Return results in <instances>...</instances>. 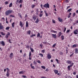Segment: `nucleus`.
Returning <instances> with one entry per match:
<instances>
[{
    "label": "nucleus",
    "instance_id": "e433bc0d",
    "mask_svg": "<svg viewBox=\"0 0 78 78\" xmlns=\"http://www.w3.org/2000/svg\"><path fill=\"white\" fill-rule=\"evenodd\" d=\"M33 36H36V34H33L31 35H30L31 37H33Z\"/></svg>",
    "mask_w": 78,
    "mask_h": 78
},
{
    "label": "nucleus",
    "instance_id": "39448f33",
    "mask_svg": "<svg viewBox=\"0 0 78 78\" xmlns=\"http://www.w3.org/2000/svg\"><path fill=\"white\" fill-rule=\"evenodd\" d=\"M9 35H10V33L9 32H8L7 33V34L5 36V38H6V39H8Z\"/></svg>",
    "mask_w": 78,
    "mask_h": 78
},
{
    "label": "nucleus",
    "instance_id": "3c124183",
    "mask_svg": "<svg viewBox=\"0 0 78 78\" xmlns=\"http://www.w3.org/2000/svg\"><path fill=\"white\" fill-rule=\"evenodd\" d=\"M76 16V14H75V13H73V17H74V16Z\"/></svg>",
    "mask_w": 78,
    "mask_h": 78
},
{
    "label": "nucleus",
    "instance_id": "6e6d98bb",
    "mask_svg": "<svg viewBox=\"0 0 78 78\" xmlns=\"http://www.w3.org/2000/svg\"><path fill=\"white\" fill-rule=\"evenodd\" d=\"M10 17H14V16L12 15H10Z\"/></svg>",
    "mask_w": 78,
    "mask_h": 78
},
{
    "label": "nucleus",
    "instance_id": "72a5a7b5",
    "mask_svg": "<svg viewBox=\"0 0 78 78\" xmlns=\"http://www.w3.org/2000/svg\"><path fill=\"white\" fill-rule=\"evenodd\" d=\"M9 4V2L8 1H6L5 2V5H7V4Z\"/></svg>",
    "mask_w": 78,
    "mask_h": 78
},
{
    "label": "nucleus",
    "instance_id": "f257e3e1",
    "mask_svg": "<svg viewBox=\"0 0 78 78\" xmlns=\"http://www.w3.org/2000/svg\"><path fill=\"white\" fill-rule=\"evenodd\" d=\"M66 63L68 64H71V65H69L67 66V69L68 70H70V67H72L73 66L74 63L72 62V61L68 60L66 61Z\"/></svg>",
    "mask_w": 78,
    "mask_h": 78
},
{
    "label": "nucleus",
    "instance_id": "aec40b11",
    "mask_svg": "<svg viewBox=\"0 0 78 78\" xmlns=\"http://www.w3.org/2000/svg\"><path fill=\"white\" fill-rule=\"evenodd\" d=\"M27 33H28L29 35H30V34H31V30H29L28 32H27Z\"/></svg>",
    "mask_w": 78,
    "mask_h": 78
},
{
    "label": "nucleus",
    "instance_id": "49530a36",
    "mask_svg": "<svg viewBox=\"0 0 78 78\" xmlns=\"http://www.w3.org/2000/svg\"><path fill=\"white\" fill-rule=\"evenodd\" d=\"M52 31V32H53V33H57V32L55 31V30H51Z\"/></svg>",
    "mask_w": 78,
    "mask_h": 78
},
{
    "label": "nucleus",
    "instance_id": "5701e85b",
    "mask_svg": "<svg viewBox=\"0 0 78 78\" xmlns=\"http://www.w3.org/2000/svg\"><path fill=\"white\" fill-rule=\"evenodd\" d=\"M30 49L31 52H33L34 51V50L31 47H30Z\"/></svg>",
    "mask_w": 78,
    "mask_h": 78
},
{
    "label": "nucleus",
    "instance_id": "603ef678",
    "mask_svg": "<svg viewBox=\"0 0 78 78\" xmlns=\"http://www.w3.org/2000/svg\"><path fill=\"white\" fill-rule=\"evenodd\" d=\"M41 52H42V53H45V50H42L41 51Z\"/></svg>",
    "mask_w": 78,
    "mask_h": 78
},
{
    "label": "nucleus",
    "instance_id": "4c0bfd02",
    "mask_svg": "<svg viewBox=\"0 0 78 78\" xmlns=\"http://www.w3.org/2000/svg\"><path fill=\"white\" fill-rule=\"evenodd\" d=\"M42 44H40V48H42Z\"/></svg>",
    "mask_w": 78,
    "mask_h": 78
},
{
    "label": "nucleus",
    "instance_id": "58836bf2",
    "mask_svg": "<svg viewBox=\"0 0 78 78\" xmlns=\"http://www.w3.org/2000/svg\"><path fill=\"white\" fill-rule=\"evenodd\" d=\"M9 28H10V27H7L6 28V30H9Z\"/></svg>",
    "mask_w": 78,
    "mask_h": 78
},
{
    "label": "nucleus",
    "instance_id": "b1692460",
    "mask_svg": "<svg viewBox=\"0 0 78 78\" xmlns=\"http://www.w3.org/2000/svg\"><path fill=\"white\" fill-rule=\"evenodd\" d=\"M7 76H9V71H7V73H6Z\"/></svg>",
    "mask_w": 78,
    "mask_h": 78
},
{
    "label": "nucleus",
    "instance_id": "393cba45",
    "mask_svg": "<svg viewBox=\"0 0 78 78\" xmlns=\"http://www.w3.org/2000/svg\"><path fill=\"white\" fill-rule=\"evenodd\" d=\"M12 6V3H11L9 5V8H10V7H11Z\"/></svg>",
    "mask_w": 78,
    "mask_h": 78
},
{
    "label": "nucleus",
    "instance_id": "dca6fc26",
    "mask_svg": "<svg viewBox=\"0 0 78 78\" xmlns=\"http://www.w3.org/2000/svg\"><path fill=\"white\" fill-rule=\"evenodd\" d=\"M32 18L34 20H36V16H34Z\"/></svg>",
    "mask_w": 78,
    "mask_h": 78
},
{
    "label": "nucleus",
    "instance_id": "20e7f679",
    "mask_svg": "<svg viewBox=\"0 0 78 78\" xmlns=\"http://www.w3.org/2000/svg\"><path fill=\"white\" fill-rule=\"evenodd\" d=\"M47 57V58L49 59L51 58V55L50 54H48Z\"/></svg>",
    "mask_w": 78,
    "mask_h": 78
},
{
    "label": "nucleus",
    "instance_id": "2f4dec72",
    "mask_svg": "<svg viewBox=\"0 0 78 78\" xmlns=\"http://www.w3.org/2000/svg\"><path fill=\"white\" fill-rule=\"evenodd\" d=\"M64 36H61L62 40H64Z\"/></svg>",
    "mask_w": 78,
    "mask_h": 78
},
{
    "label": "nucleus",
    "instance_id": "79ce46f5",
    "mask_svg": "<svg viewBox=\"0 0 78 78\" xmlns=\"http://www.w3.org/2000/svg\"><path fill=\"white\" fill-rule=\"evenodd\" d=\"M31 56V52H30L29 54V56Z\"/></svg>",
    "mask_w": 78,
    "mask_h": 78
},
{
    "label": "nucleus",
    "instance_id": "ea45409f",
    "mask_svg": "<svg viewBox=\"0 0 78 78\" xmlns=\"http://www.w3.org/2000/svg\"><path fill=\"white\" fill-rule=\"evenodd\" d=\"M29 47H30V46L28 45H27L26 46V48H29Z\"/></svg>",
    "mask_w": 78,
    "mask_h": 78
},
{
    "label": "nucleus",
    "instance_id": "6e6552de",
    "mask_svg": "<svg viewBox=\"0 0 78 78\" xmlns=\"http://www.w3.org/2000/svg\"><path fill=\"white\" fill-rule=\"evenodd\" d=\"M20 26H21V28H22L23 27V23H22V22L20 21Z\"/></svg>",
    "mask_w": 78,
    "mask_h": 78
},
{
    "label": "nucleus",
    "instance_id": "a878e982",
    "mask_svg": "<svg viewBox=\"0 0 78 78\" xmlns=\"http://www.w3.org/2000/svg\"><path fill=\"white\" fill-rule=\"evenodd\" d=\"M62 33L61 32H59L58 37H60V36H61Z\"/></svg>",
    "mask_w": 78,
    "mask_h": 78
},
{
    "label": "nucleus",
    "instance_id": "c03bdc74",
    "mask_svg": "<svg viewBox=\"0 0 78 78\" xmlns=\"http://www.w3.org/2000/svg\"><path fill=\"white\" fill-rule=\"evenodd\" d=\"M42 16H43V14L40 13V17H42Z\"/></svg>",
    "mask_w": 78,
    "mask_h": 78
},
{
    "label": "nucleus",
    "instance_id": "09e8293b",
    "mask_svg": "<svg viewBox=\"0 0 78 78\" xmlns=\"http://www.w3.org/2000/svg\"><path fill=\"white\" fill-rule=\"evenodd\" d=\"M73 47H76V44H74L73 46Z\"/></svg>",
    "mask_w": 78,
    "mask_h": 78
},
{
    "label": "nucleus",
    "instance_id": "5fc2aeb1",
    "mask_svg": "<svg viewBox=\"0 0 78 78\" xmlns=\"http://www.w3.org/2000/svg\"><path fill=\"white\" fill-rule=\"evenodd\" d=\"M6 69L7 70V72H9V69L8 68H6Z\"/></svg>",
    "mask_w": 78,
    "mask_h": 78
},
{
    "label": "nucleus",
    "instance_id": "f03ea898",
    "mask_svg": "<svg viewBox=\"0 0 78 78\" xmlns=\"http://www.w3.org/2000/svg\"><path fill=\"white\" fill-rule=\"evenodd\" d=\"M12 10H7L5 12V15L6 16H9L10 14L12 13Z\"/></svg>",
    "mask_w": 78,
    "mask_h": 78
},
{
    "label": "nucleus",
    "instance_id": "9d476101",
    "mask_svg": "<svg viewBox=\"0 0 78 78\" xmlns=\"http://www.w3.org/2000/svg\"><path fill=\"white\" fill-rule=\"evenodd\" d=\"M0 29H3V26L2 25L1 23H0Z\"/></svg>",
    "mask_w": 78,
    "mask_h": 78
},
{
    "label": "nucleus",
    "instance_id": "4be33fe9",
    "mask_svg": "<svg viewBox=\"0 0 78 78\" xmlns=\"http://www.w3.org/2000/svg\"><path fill=\"white\" fill-rule=\"evenodd\" d=\"M0 34L2 35V36H5V33H4L3 32H1Z\"/></svg>",
    "mask_w": 78,
    "mask_h": 78
},
{
    "label": "nucleus",
    "instance_id": "13d9d810",
    "mask_svg": "<svg viewBox=\"0 0 78 78\" xmlns=\"http://www.w3.org/2000/svg\"><path fill=\"white\" fill-rule=\"evenodd\" d=\"M34 64H37V63H36V62L35 61H34Z\"/></svg>",
    "mask_w": 78,
    "mask_h": 78
},
{
    "label": "nucleus",
    "instance_id": "e2e57ef3",
    "mask_svg": "<svg viewBox=\"0 0 78 78\" xmlns=\"http://www.w3.org/2000/svg\"><path fill=\"white\" fill-rule=\"evenodd\" d=\"M56 61H57V63H58V62H59L58 61V60L57 59H56Z\"/></svg>",
    "mask_w": 78,
    "mask_h": 78
},
{
    "label": "nucleus",
    "instance_id": "6ab92c4d",
    "mask_svg": "<svg viewBox=\"0 0 78 78\" xmlns=\"http://www.w3.org/2000/svg\"><path fill=\"white\" fill-rule=\"evenodd\" d=\"M14 24H15V22L13 23L12 24V28H14Z\"/></svg>",
    "mask_w": 78,
    "mask_h": 78
},
{
    "label": "nucleus",
    "instance_id": "864d4df0",
    "mask_svg": "<svg viewBox=\"0 0 78 78\" xmlns=\"http://www.w3.org/2000/svg\"><path fill=\"white\" fill-rule=\"evenodd\" d=\"M65 2L66 3H69V1L68 0H66L65 1Z\"/></svg>",
    "mask_w": 78,
    "mask_h": 78
},
{
    "label": "nucleus",
    "instance_id": "052dcab7",
    "mask_svg": "<svg viewBox=\"0 0 78 78\" xmlns=\"http://www.w3.org/2000/svg\"><path fill=\"white\" fill-rule=\"evenodd\" d=\"M45 14H46V16H47V17L48 16V13H45Z\"/></svg>",
    "mask_w": 78,
    "mask_h": 78
},
{
    "label": "nucleus",
    "instance_id": "0eeeda50",
    "mask_svg": "<svg viewBox=\"0 0 78 78\" xmlns=\"http://www.w3.org/2000/svg\"><path fill=\"white\" fill-rule=\"evenodd\" d=\"M51 35H52V37L55 39H56V34H51Z\"/></svg>",
    "mask_w": 78,
    "mask_h": 78
},
{
    "label": "nucleus",
    "instance_id": "f3484780",
    "mask_svg": "<svg viewBox=\"0 0 78 78\" xmlns=\"http://www.w3.org/2000/svg\"><path fill=\"white\" fill-rule=\"evenodd\" d=\"M39 21V19H38V18H37L36 21L35 22V23H37Z\"/></svg>",
    "mask_w": 78,
    "mask_h": 78
},
{
    "label": "nucleus",
    "instance_id": "338daca9",
    "mask_svg": "<svg viewBox=\"0 0 78 78\" xmlns=\"http://www.w3.org/2000/svg\"><path fill=\"white\" fill-rule=\"evenodd\" d=\"M73 53L72 54H71L70 55V57H71V56H73Z\"/></svg>",
    "mask_w": 78,
    "mask_h": 78
},
{
    "label": "nucleus",
    "instance_id": "7c9ffc66",
    "mask_svg": "<svg viewBox=\"0 0 78 78\" xmlns=\"http://www.w3.org/2000/svg\"><path fill=\"white\" fill-rule=\"evenodd\" d=\"M42 43L43 44H47V41L43 42Z\"/></svg>",
    "mask_w": 78,
    "mask_h": 78
},
{
    "label": "nucleus",
    "instance_id": "a211bd4d",
    "mask_svg": "<svg viewBox=\"0 0 78 78\" xmlns=\"http://www.w3.org/2000/svg\"><path fill=\"white\" fill-rule=\"evenodd\" d=\"M75 53L77 54L78 53V50L77 48H76L75 49Z\"/></svg>",
    "mask_w": 78,
    "mask_h": 78
},
{
    "label": "nucleus",
    "instance_id": "9b49d317",
    "mask_svg": "<svg viewBox=\"0 0 78 78\" xmlns=\"http://www.w3.org/2000/svg\"><path fill=\"white\" fill-rule=\"evenodd\" d=\"M54 72L55 73V74H57V73H58V70H54Z\"/></svg>",
    "mask_w": 78,
    "mask_h": 78
},
{
    "label": "nucleus",
    "instance_id": "ddd939ff",
    "mask_svg": "<svg viewBox=\"0 0 78 78\" xmlns=\"http://www.w3.org/2000/svg\"><path fill=\"white\" fill-rule=\"evenodd\" d=\"M30 66L32 69H34V66H33V63H31L30 64Z\"/></svg>",
    "mask_w": 78,
    "mask_h": 78
},
{
    "label": "nucleus",
    "instance_id": "c9c22d12",
    "mask_svg": "<svg viewBox=\"0 0 78 78\" xmlns=\"http://www.w3.org/2000/svg\"><path fill=\"white\" fill-rule=\"evenodd\" d=\"M55 46H56V44L55 43L54 44H53L52 46V47L53 48L55 47Z\"/></svg>",
    "mask_w": 78,
    "mask_h": 78
},
{
    "label": "nucleus",
    "instance_id": "cd10ccee",
    "mask_svg": "<svg viewBox=\"0 0 78 78\" xmlns=\"http://www.w3.org/2000/svg\"><path fill=\"white\" fill-rule=\"evenodd\" d=\"M32 8H33L35 7V5H31Z\"/></svg>",
    "mask_w": 78,
    "mask_h": 78
},
{
    "label": "nucleus",
    "instance_id": "bb28decb",
    "mask_svg": "<svg viewBox=\"0 0 78 78\" xmlns=\"http://www.w3.org/2000/svg\"><path fill=\"white\" fill-rule=\"evenodd\" d=\"M23 2V0H20L19 2V3H22Z\"/></svg>",
    "mask_w": 78,
    "mask_h": 78
},
{
    "label": "nucleus",
    "instance_id": "a18cd8bd",
    "mask_svg": "<svg viewBox=\"0 0 78 78\" xmlns=\"http://www.w3.org/2000/svg\"><path fill=\"white\" fill-rule=\"evenodd\" d=\"M39 55H40V56H41V57H43V54H40Z\"/></svg>",
    "mask_w": 78,
    "mask_h": 78
},
{
    "label": "nucleus",
    "instance_id": "c756f323",
    "mask_svg": "<svg viewBox=\"0 0 78 78\" xmlns=\"http://www.w3.org/2000/svg\"><path fill=\"white\" fill-rule=\"evenodd\" d=\"M23 73H24V72H23V71H22L20 72L19 73L20 74H23Z\"/></svg>",
    "mask_w": 78,
    "mask_h": 78
},
{
    "label": "nucleus",
    "instance_id": "c85d7f7f",
    "mask_svg": "<svg viewBox=\"0 0 78 78\" xmlns=\"http://www.w3.org/2000/svg\"><path fill=\"white\" fill-rule=\"evenodd\" d=\"M70 29H69L68 30H67V31L66 32V33L67 34H68V33H69V32H70Z\"/></svg>",
    "mask_w": 78,
    "mask_h": 78
},
{
    "label": "nucleus",
    "instance_id": "f704fd0d",
    "mask_svg": "<svg viewBox=\"0 0 78 78\" xmlns=\"http://www.w3.org/2000/svg\"><path fill=\"white\" fill-rule=\"evenodd\" d=\"M41 67L43 69H45V66H41Z\"/></svg>",
    "mask_w": 78,
    "mask_h": 78
},
{
    "label": "nucleus",
    "instance_id": "f8f14e48",
    "mask_svg": "<svg viewBox=\"0 0 78 78\" xmlns=\"http://www.w3.org/2000/svg\"><path fill=\"white\" fill-rule=\"evenodd\" d=\"M58 21L60 22H61L62 21V19L60 18V17L58 18Z\"/></svg>",
    "mask_w": 78,
    "mask_h": 78
},
{
    "label": "nucleus",
    "instance_id": "1a4fd4ad",
    "mask_svg": "<svg viewBox=\"0 0 78 78\" xmlns=\"http://www.w3.org/2000/svg\"><path fill=\"white\" fill-rule=\"evenodd\" d=\"M1 45H2V46H5V44L3 41H1Z\"/></svg>",
    "mask_w": 78,
    "mask_h": 78
},
{
    "label": "nucleus",
    "instance_id": "0e129e2a",
    "mask_svg": "<svg viewBox=\"0 0 78 78\" xmlns=\"http://www.w3.org/2000/svg\"><path fill=\"white\" fill-rule=\"evenodd\" d=\"M45 71H46V72H48V69H46L45 70Z\"/></svg>",
    "mask_w": 78,
    "mask_h": 78
},
{
    "label": "nucleus",
    "instance_id": "774afa93",
    "mask_svg": "<svg viewBox=\"0 0 78 78\" xmlns=\"http://www.w3.org/2000/svg\"><path fill=\"white\" fill-rule=\"evenodd\" d=\"M22 77H23V78H26V76H23Z\"/></svg>",
    "mask_w": 78,
    "mask_h": 78
},
{
    "label": "nucleus",
    "instance_id": "423d86ee",
    "mask_svg": "<svg viewBox=\"0 0 78 78\" xmlns=\"http://www.w3.org/2000/svg\"><path fill=\"white\" fill-rule=\"evenodd\" d=\"M78 34V30L77 29H76L74 31V34Z\"/></svg>",
    "mask_w": 78,
    "mask_h": 78
},
{
    "label": "nucleus",
    "instance_id": "4468645a",
    "mask_svg": "<svg viewBox=\"0 0 78 78\" xmlns=\"http://www.w3.org/2000/svg\"><path fill=\"white\" fill-rule=\"evenodd\" d=\"M13 56V53H11L10 54L9 57L10 58H12V57Z\"/></svg>",
    "mask_w": 78,
    "mask_h": 78
},
{
    "label": "nucleus",
    "instance_id": "680f3d73",
    "mask_svg": "<svg viewBox=\"0 0 78 78\" xmlns=\"http://www.w3.org/2000/svg\"><path fill=\"white\" fill-rule=\"evenodd\" d=\"M19 17H20V18H22V15H19Z\"/></svg>",
    "mask_w": 78,
    "mask_h": 78
},
{
    "label": "nucleus",
    "instance_id": "4d7b16f0",
    "mask_svg": "<svg viewBox=\"0 0 78 78\" xmlns=\"http://www.w3.org/2000/svg\"><path fill=\"white\" fill-rule=\"evenodd\" d=\"M73 75H76V72H74L73 73Z\"/></svg>",
    "mask_w": 78,
    "mask_h": 78
},
{
    "label": "nucleus",
    "instance_id": "8fccbe9b",
    "mask_svg": "<svg viewBox=\"0 0 78 78\" xmlns=\"http://www.w3.org/2000/svg\"><path fill=\"white\" fill-rule=\"evenodd\" d=\"M37 62H38V63H39V64H41V61L39 60L37 61Z\"/></svg>",
    "mask_w": 78,
    "mask_h": 78
},
{
    "label": "nucleus",
    "instance_id": "412c9836",
    "mask_svg": "<svg viewBox=\"0 0 78 78\" xmlns=\"http://www.w3.org/2000/svg\"><path fill=\"white\" fill-rule=\"evenodd\" d=\"M41 36V34H40V33H38L37 34V37H40Z\"/></svg>",
    "mask_w": 78,
    "mask_h": 78
},
{
    "label": "nucleus",
    "instance_id": "7ed1b4c3",
    "mask_svg": "<svg viewBox=\"0 0 78 78\" xmlns=\"http://www.w3.org/2000/svg\"><path fill=\"white\" fill-rule=\"evenodd\" d=\"M44 7L46 8H50V5L48 3L45 4L44 5H43Z\"/></svg>",
    "mask_w": 78,
    "mask_h": 78
},
{
    "label": "nucleus",
    "instance_id": "37998d69",
    "mask_svg": "<svg viewBox=\"0 0 78 78\" xmlns=\"http://www.w3.org/2000/svg\"><path fill=\"white\" fill-rule=\"evenodd\" d=\"M64 28V33L65 32H66V29H67V28H66V27H65Z\"/></svg>",
    "mask_w": 78,
    "mask_h": 78
},
{
    "label": "nucleus",
    "instance_id": "bf43d9fd",
    "mask_svg": "<svg viewBox=\"0 0 78 78\" xmlns=\"http://www.w3.org/2000/svg\"><path fill=\"white\" fill-rule=\"evenodd\" d=\"M9 42L10 43V44H11V43H12V42L11 41V40L10 39H9Z\"/></svg>",
    "mask_w": 78,
    "mask_h": 78
},
{
    "label": "nucleus",
    "instance_id": "de8ad7c7",
    "mask_svg": "<svg viewBox=\"0 0 78 78\" xmlns=\"http://www.w3.org/2000/svg\"><path fill=\"white\" fill-rule=\"evenodd\" d=\"M60 55H63V53L62 52H60Z\"/></svg>",
    "mask_w": 78,
    "mask_h": 78
},
{
    "label": "nucleus",
    "instance_id": "a19ab883",
    "mask_svg": "<svg viewBox=\"0 0 78 78\" xmlns=\"http://www.w3.org/2000/svg\"><path fill=\"white\" fill-rule=\"evenodd\" d=\"M52 22L54 23H56V22H55V21L54 20H52Z\"/></svg>",
    "mask_w": 78,
    "mask_h": 78
},
{
    "label": "nucleus",
    "instance_id": "473e14b6",
    "mask_svg": "<svg viewBox=\"0 0 78 78\" xmlns=\"http://www.w3.org/2000/svg\"><path fill=\"white\" fill-rule=\"evenodd\" d=\"M71 11H72V9H70L68 10L67 12H70Z\"/></svg>",
    "mask_w": 78,
    "mask_h": 78
},
{
    "label": "nucleus",
    "instance_id": "2eb2a0df",
    "mask_svg": "<svg viewBox=\"0 0 78 78\" xmlns=\"http://www.w3.org/2000/svg\"><path fill=\"white\" fill-rule=\"evenodd\" d=\"M28 21H27L26 22V27H28Z\"/></svg>",
    "mask_w": 78,
    "mask_h": 78
},
{
    "label": "nucleus",
    "instance_id": "69168bd1",
    "mask_svg": "<svg viewBox=\"0 0 78 78\" xmlns=\"http://www.w3.org/2000/svg\"><path fill=\"white\" fill-rule=\"evenodd\" d=\"M70 6H68L66 8V9H69V8H70Z\"/></svg>",
    "mask_w": 78,
    "mask_h": 78
}]
</instances>
